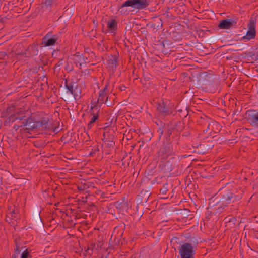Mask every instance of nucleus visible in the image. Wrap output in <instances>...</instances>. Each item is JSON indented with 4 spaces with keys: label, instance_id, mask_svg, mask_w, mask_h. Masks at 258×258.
<instances>
[{
    "label": "nucleus",
    "instance_id": "f3484780",
    "mask_svg": "<svg viewBox=\"0 0 258 258\" xmlns=\"http://www.w3.org/2000/svg\"><path fill=\"white\" fill-rule=\"evenodd\" d=\"M108 64L110 67L112 68H116L117 64V58L114 57L112 59H110L108 61Z\"/></svg>",
    "mask_w": 258,
    "mask_h": 258
},
{
    "label": "nucleus",
    "instance_id": "cd10ccee",
    "mask_svg": "<svg viewBox=\"0 0 258 258\" xmlns=\"http://www.w3.org/2000/svg\"><path fill=\"white\" fill-rule=\"evenodd\" d=\"M114 144V143H113V142H112V141H109V142L107 144V146L108 147H110L111 146H113Z\"/></svg>",
    "mask_w": 258,
    "mask_h": 258
},
{
    "label": "nucleus",
    "instance_id": "f704fd0d",
    "mask_svg": "<svg viewBox=\"0 0 258 258\" xmlns=\"http://www.w3.org/2000/svg\"><path fill=\"white\" fill-rule=\"evenodd\" d=\"M16 253H19V250H18V248H17V249H16Z\"/></svg>",
    "mask_w": 258,
    "mask_h": 258
},
{
    "label": "nucleus",
    "instance_id": "c9c22d12",
    "mask_svg": "<svg viewBox=\"0 0 258 258\" xmlns=\"http://www.w3.org/2000/svg\"><path fill=\"white\" fill-rule=\"evenodd\" d=\"M198 138H201L200 137V134L199 135V136H198Z\"/></svg>",
    "mask_w": 258,
    "mask_h": 258
},
{
    "label": "nucleus",
    "instance_id": "9b49d317",
    "mask_svg": "<svg viewBox=\"0 0 258 258\" xmlns=\"http://www.w3.org/2000/svg\"><path fill=\"white\" fill-rule=\"evenodd\" d=\"M38 127H42V129L50 130L51 126L49 123V119L47 118H42L41 120L38 121Z\"/></svg>",
    "mask_w": 258,
    "mask_h": 258
},
{
    "label": "nucleus",
    "instance_id": "ddd939ff",
    "mask_svg": "<svg viewBox=\"0 0 258 258\" xmlns=\"http://www.w3.org/2000/svg\"><path fill=\"white\" fill-rule=\"evenodd\" d=\"M157 109L160 112L165 115L169 114L170 111L169 108L167 107L164 101H162L158 103Z\"/></svg>",
    "mask_w": 258,
    "mask_h": 258
},
{
    "label": "nucleus",
    "instance_id": "412c9836",
    "mask_svg": "<svg viewBox=\"0 0 258 258\" xmlns=\"http://www.w3.org/2000/svg\"><path fill=\"white\" fill-rule=\"evenodd\" d=\"M66 87L68 89V91L72 94L75 89V87H74L73 85L71 84H67Z\"/></svg>",
    "mask_w": 258,
    "mask_h": 258
},
{
    "label": "nucleus",
    "instance_id": "4c0bfd02",
    "mask_svg": "<svg viewBox=\"0 0 258 258\" xmlns=\"http://www.w3.org/2000/svg\"><path fill=\"white\" fill-rule=\"evenodd\" d=\"M57 204H58V203H56V204H55V206H56V205H57Z\"/></svg>",
    "mask_w": 258,
    "mask_h": 258
},
{
    "label": "nucleus",
    "instance_id": "a211bd4d",
    "mask_svg": "<svg viewBox=\"0 0 258 258\" xmlns=\"http://www.w3.org/2000/svg\"><path fill=\"white\" fill-rule=\"evenodd\" d=\"M75 60L78 61L80 66H81L84 61V57L82 55H78L76 56Z\"/></svg>",
    "mask_w": 258,
    "mask_h": 258
},
{
    "label": "nucleus",
    "instance_id": "b1692460",
    "mask_svg": "<svg viewBox=\"0 0 258 258\" xmlns=\"http://www.w3.org/2000/svg\"><path fill=\"white\" fill-rule=\"evenodd\" d=\"M18 212V211H11L9 213V214H10L12 218H15L17 217L16 215L17 214Z\"/></svg>",
    "mask_w": 258,
    "mask_h": 258
},
{
    "label": "nucleus",
    "instance_id": "7ed1b4c3",
    "mask_svg": "<svg viewBox=\"0 0 258 258\" xmlns=\"http://www.w3.org/2000/svg\"><path fill=\"white\" fill-rule=\"evenodd\" d=\"M149 5V2L147 0H127L121 5L120 9L124 7H132L140 10L146 8Z\"/></svg>",
    "mask_w": 258,
    "mask_h": 258
},
{
    "label": "nucleus",
    "instance_id": "9d476101",
    "mask_svg": "<svg viewBox=\"0 0 258 258\" xmlns=\"http://www.w3.org/2000/svg\"><path fill=\"white\" fill-rule=\"evenodd\" d=\"M107 90V85H105L103 89L99 91V96L97 100V103L99 104H102L103 103H106L109 105V103L107 102L108 96L107 95L106 91Z\"/></svg>",
    "mask_w": 258,
    "mask_h": 258
},
{
    "label": "nucleus",
    "instance_id": "20e7f679",
    "mask_svg": "<svg viewBox=\"0 0 258 258\" xmlns=\"http://www.w3.org/2000/svg\"><path fill=\"white\" fill-rule=\"evenodd\" d=\"M202 120V122L204 123L206 126V128L203 130V132L205 133V136L203 137V139L205 138H207L209 135H211L212 132L214 131L216 132L214 128L216 127H218L219 126V124L214 121H210V119L207 117L206 118H201Z\"/></svg>",
    "mask_w": 258,
    "mask_h": 258
},
{
    "label": "nucleus",
    "instance_id": "473e14b6",
    "mask_svg": "<svg viewBox=\"0 0 258 258\" xmlns=\"http://www.w3.org/2000/svg\"><path fill=\"white\" fill-rule=\"evenodd\" d=\"M19 127H20V126H18L17 125H15L14 126V128L16 130H17Z\"/></svg>",
    "mask_w": 258,
    "mask_h": 258
},
{
    "label": "nucleus",
    "instance_id": "423d86ee",
    "mask_svg": "<svg viewBox=\"0 0 258 258\" xmlns=\"http://www.w3.org/2000/svg\"><path fill=\"white\" fill-rule=\"evenodd\" d=\"M237 21V18L223 20L220 21L218 26L219 28L223 29H228L233 27H236Z\"/></svg>",
    "mask_w": 258,
    "mask_h": 258
},
{
    "label": "nucleus",
    "instance_id": "aec40b11",
    "mask_svg": "<svg viewBox=\"0 0 258 258\" xmlns=\"http://www.w3.org/2000/svg\"><path fill=\"white\" fill-rule=\"evenodd\" d=\"M168 185L167 183H166L161 189H160V193L162 195L166 194V192L168 191V189L167 186Z\"/></svg>",
    "mask_w": 258,
    "mask_h": 258
},
{
    "label": "nucleus",
    "instance_id": "6ab92c4d",
    "mask_svg": "<svg viewBox=\"0 0 258 258\" xmlns=\"http://www.w3.org/2000/svg\"><path fill=\"white\" fill-rule=\"evenodd\" d=\"M37 49V47H36L35 46H30L28 48V50L32 52L31 54L32 55L37 54L36 52L38 51V50Z\"/></svg>",
    "mask_w": 258,
    "mask_h": 258
},
{
    "label": "nucleus",
    "instance_id": "5701e85b",
    "mask_svg": "<svg viewBox=\"0 0 258 258\" xmlns=\"http://www.w3.org/2000/svg\"><path fill=\"white\" fill-rule=\"evenodd\" d=\"M29 255V252L26 249L21 254V258H28Z\"/></svg>",
    "mask_w": 258,
    "mask_h": 258
},
{
    "label": "nucleus",
    "instance_id": "f03ea898",
    "mask_svg": "<svg viewBox=\"0 0 258 258\" xmlns=\"http://www.w3.org/2000/svg\"><path fill=\"white\" fill-rule=\"evenodd\" d=\"M181 258H194L195 253L194 247L188 243H184L179 248Z\"/></svg>",
    "mask_w": 258,
    "mask_h": 258
},
{
    "label": "nucleus",
    "instance_id": "f257e3e1",
    "mask_svg": "<svg viewBox=\"0 0 258 258\" xmlns=\"http://www.w3.org/2000/svg\"><path fill=\"white\" fill-rule=\"evenodd\" d=\"M219 195L221 196V199L219 202V204L223 205L217 207L218 209L221 208H224V207H226L228 204H230V202L232 200L238 201L241 199V197L239 196H236L234 197H233V194L230 191V190L227 189H220L219 191Z\"/></svg>",
    "mask_w": 258,
    "mask_h": 258
},
{
    "label": "nucleus",
    "instance_id": "f8f14e48",
    "mask_svg": "<svg viewBox=\"0 0 258 258\" xmlns=\"http://www.w3.org/2000/svg\"><path fill=\"white\" fill-rule=\"evenodd\" d=\"M249 122L253 126H258V112L252 113L249 115Z\"/></svg>",
    "mask_w": 258,
    "mask_h": 258
},
{
    "label": "nucleus",
    "instance_id": "0eeeda50",
    "mask_svg": "<svg viewBox=\"0 0 258 258\" xmlns=\"http://www.w3.org/2000/svg\"><path fill=\"white\" fill-rule=\"evenodd\" d=\"M37 124L38 121H36L31 117H28L22 122V125L20 127H25V130H33L35 128H38Z\"/></svg>",
    "mask_w": 258,
    "mask_h": 258
},
{
    "label": "nucleus",
    "instance_id": "dca6fc26",
    "mask_svg": "<svg viewBox=\"0 0 258 258\" xmlns=\"http://www.w3.org/2000/svg\"><path fill=\"white\" fill-rule=\"evenodd\" d=\"M80 94H81V90L79 88H78L77 86H76L75 87V89H74V92H73L72 95H74V97L75 99H77L80 98Z\"/></svg>",
    "mask_w": 258,
    "mask_h": 258
},
{
    "label": "nucleus",
    "instance_id": "e433bc0d",
    "mask_svg": "<svg viewBox=\"0 0 258 258\" xmlns=\"http://www.w3.org/2000/svg\"><path fill=\"white\" fill-rule=\"evenodd\" d=\"M183 210H188V209H186V208H184V209H183Z\"/></svg>",
    "mask_w": 258,
    "mask_h": 258
},
{
    "label": "nucleus",
    "instance_id": "7c9ffc66",
    "mask_svg": "<svg viewBox=\"0 0 258 258\" xmlns=\"http://www.w3.org/2000/svg\"><path fill=\"white\" fill-rule=\"evenodd\" d=\"M78 189L79 190L82 191V190H83L84 189V188L82 186H78Z\"/></svg>",
    "mask_w": 258,
    "mask_h": 258
},
{
    "label": "nucleus",
    "instance_id": "4be33fe9",
    "mask_svg": "<svg viewBox=\"0 0 258 258\" xmlns=\"http://www.w3.org/2000/svg\"><path fill=\"white\" fill-rule=\"evenodd\" d=\"M92 116L90 120L91 123H94L95 121L98 119V116L97 114H95L94 113L92 114Z\"/></svg>",
    "mask_w": 258,
    "mask_h": 258
},
{
    "label": "nucleus",
    "instance_id": "c85d7f7f",
    "mask_svg": "<svg viewBox=\"0 0 258 258\" xmlns=\"http://www.w3.org/2000/svg\"><path fill=\"white\" fill-rule=\"evenodd\" d=\"M93 123H91V122L89 121V123L88 124V128L90 129L92 127Z\"/></svg>",
    "mask_w": 258,
    "mask_h": 258
},
{
    "label": "nucleus",
    "instance_id": "6e6552de",
    "mask_svg": "<svg viewBox=\"0 0 258 258\" xmlns=\"http://www.w3.org/2000/svg\"><path fill=\"white\" fill-rule=\"evenodd\" d=\"M57 38L56 36H52L51 33H48L43 38L41 45L43 46H49L55 44Z\"/></svg>",
    "mask_w": 258,
    "mask_h": 258
},
{
    "label": "nucleus",
    "instance_id": "a878e982",
    "mask_svg": "<svg viewBox=\"0 0 258 258\" xmlns=\"http://www.w3.org/2000/svg\"><path fill=\"white\" fill-rule=\"evenodd\" d=\"M161 205H162V207L161 208H160L161 209H168V208H169V206H168L169 205L167 204L163 203L162 204H161Z\"/></svg>",
    "mask_w": 258,
    "mask_h": 258
},
{
    "label": "nucleus",
    "instance_id": "bb28decb",
    "mask_svg": "<svg viewBox=\"0 0 258 258\" xmlns=\"http://www.w3.org/2000/svg\"><path fill=\"white\" fill-rule=\"evenodd\" d=\"M158 132L159 133V137L160 138L161 137V136L163 135V130L162 128H159L158 130Z\"/></svg>",
    "mask_w": 258,
    "mask_h": 258
},
{
    "label": "nucleus",
    "instance_id": "39448f33",
    "mask_svg": "<svg viewBox=\"0 0 258 258\" xmlns=\"http://www.w3.org/2000/svg\"><path fill=\"white\" fill-rule=\"evenodd\" d=\"M255 25L256 20L253 18H251L247 25L248 30L245 36L242 37L243 39L250 40L255 38L256 35Z\"/></svg>",
    "mask_w": 258,
    "mask_h": 258
},
{
    "label": "nucleus",
    "instance_id": "1a4fd4ad",
    "mask_svg": "<svg viewBox=\"0 0 258 258\" xmlns=\"http://www.w3.org/2000/svg\"><path fill=\"white\" fill-rule=\"evenodd\" d=\"M172 152V148L170 144H165L163 145V147L159 152L160 156L162 157V159H166L168 156L170 155Z\"/></svg>",
    "mask_w": 258,
    "mask_h": 258
},
{
    "label": "nucleus",
    "instance_id": "2f4dec72",
    "mask_svg": "<svg viewBox=\"0 0 258 258\" xmlns=\"http://www.w3.org/2000/svg\"><path fill=\"white\" fill-rule=\"evenodd\" d=\"M126 87L124 86H122V87H120V89L121 91L125 90Z\"/></svg>",
    "mask_w": 258,
    "mask_h": 258
},
{
    "label": "nucleus",
    "instance_id": "72a5a7b5",
    "mask_svg": "<svg viewBox=\"0 0 258 258\" xmlns=\"http://www.w3.org/2000/svg\"><path fill=\"white\" fill-rule=\"evenodd\" d=\"M2 179H3V178L1 177L0 178V186L2 184Z\"/></svg>",
    "mask_w": 258,
    "mask_h": 258
},
{
    "label": "nucleus",
    "instance_id": "2eb2a0df",
    "mask_svg": "<svg viewBox=\"0 0 258 258\" xmlns=\"http://www.w3.org/2000/svg\"><path fill=\"white\" fill-rule=\"evenodd\" d=\"M108 27L111 30H114L117 28V23L115 20L111 19L108 22Z\"/></svg>",
    "mask_w": 258,
    "mask_h": 258
},
{
    "label": "nucleus",
    "instance_id": "393cba45",
    "mask_svg": "<svg viewBox=\"0 0 258 258\" xmlns=\"http://www.w3.org/2000/svg\"><path fill=\"white\" fill-rule=\"evenodd\" d=\"M53 3V0H46L45 4L46 6H51Z\"/></svg>",
    "mask_w": 258,
    "mask_h": 258
},
{
    "label": "nucleus",
    "instance_id": "c756f323",
    "mask_svg": "<svg viewBox=\"0 0 258 258\" xmlns=\"http://www.w3.org/2000/svg\"><path fill=\"white\" fill-rule=\"evenodd\" d=\"M24 117H16L15 120H22L23 119V118Z\"/></svg>",
    "mask_w": 258,
    "mask_h": 258
},
{
    "label": "nucleus",
    "instance_id": "4468645a",
    "mask_svg": "<svg viewBox=\"0 0 258 258\" xmlns=\"http://www.w3.org/2000/svg\"><path fill=\"white\" fill-rule=\"evenodd\" d=\"M116 207L119 209H128L130 207L127 202L119 203L118 201L116 203Z\"/></svg>",
    "mask_w": 258,
    "mask_h": 258
}]
</instances>
